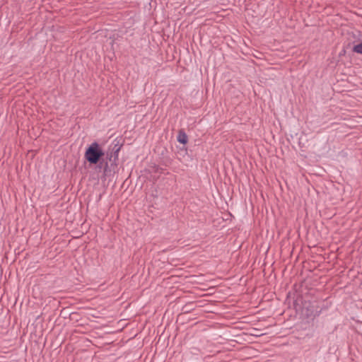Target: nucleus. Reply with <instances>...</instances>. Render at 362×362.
<instances>
[{"label": "nucleus", "mask_w": 362, "mask_h": 362, "mask_svg": "<svg viewBox=\"0 0 362 362\" xmlns=\"http://www.w3.org/2000/svg\"><path fill=\"white\" fill-rule=\"evenodd\" d=\"M105 153L101 146L97 142H93L86 149L84 157L90 164H96L103 158Z\"/></svg>", "instance_id": "nucleus-1"}, {"label": "nucleus", "mask_w": 362, "mask_h": 362, "mask_svg": "<svg viewBox=\"0 0 362 362\" xmlns=\"http://www.w3.org/2000/svg\"><path fill=\"white\" fill-rule=\"evenodd\" d=\"M177 141L180 144H186L188 141L187 134L184 132L180 131L177 136Z\"/></svg>", "instance_id": "nucleus-2"}, {"label": "nucleus", "mask_w": 362, "mask_h": 362, "mask_svg": "<svg viewBox=\"0 0 362 362\" xmlns=\"http://www.w3.org/2000/svg\"><path fill=\"white\" fill-rule=\"evenodd\" d=\"M353 52L362 54V42L355 45L353 47Z\"/></svg>", "instance_id": "nucleus-3"}]
</instances>
